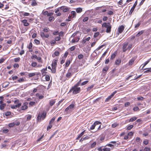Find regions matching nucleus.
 I'll return each instance as SVG.
<instances>
[{"label":"nucleus","instance_id":"412c9836","mask_svg":"<svg viewBox=\"0 0 151 151\" xmlns=\"http://www.w3.org/2000/svg\"><path fill=\"white\" fill-rule=\"evenodd\" d=\"M89 138V137L88 136H87L84 137H82L79 140V142L82 143L83 141L88 139Z\"/></svg>","mask_w":151,"mask_h":151},{"label":"nucleus","instance_id":"aec40b11","mask_svg":"<svg viewBox=\"0 0 151 151\" xmlns=\"http://www.w3.org/2000/svg\"><path fill=\"white\" fill-rule=\"evenodd\" d=\"M55 102V99H51L50 101L49 104L50 106H52Z\"/></svg>","mask_w":151,"mask_h":151},{"label":"nucleus","instance_id":"a211bd4d","mask_svg":"<svg viewBox=\"0 0 151 151\" xmlns=\"http://www.w3.org/2000/svg\"><path fill=\"white\" fill-rule=\"evenodd\" d=\"M80 38L78 37H76L74 39L72 40L71 42L72 43H74L78 42Z\"/></svg>","mask_w":151,"mask_h":151},{"label":"nucleus","instance_id":"bb28decb","mask_svg":"<svg viewBox=\"0 0 151 151\" xmlns=\"http://www.w3.org/2000/svg\"><path fill=\"white\" fill-rule=\"evenodd\" d=\"M56 67H52V68L51 69V72L55 73H56Z\"/></svg>","mask_w":151,"mask_h":151},{"label":"nucleus","instance_id":"6e6d98bb","mask_svg":"<svg viewBox=\"0 0 151 151\" xmlns=\"http://www.w3.org/2000/svg\"><path fill=\"white\" fill-rule=\"evenodd\" d=\"M35 102L33 101H31L29 103V105L31 106H32L33 105H35Z\"/></svg>","mask_w":151,"mask_h":151},{"label":"nucleus","instance_id":"1a4fd4ad","mask_svg":"<svg viewBox=\"0 0 151 151\" xmlns=\"http://www.w3.org/2000/svg\"><path fill=\"white\" fill-rule=\"evenodd\" d=\"M137 1H136L133 6H132V8L131 9L129 12V14L130 15H131L132 14V13L133 12L137 4Z\"/></svg>","mask_w":151,"mask_h":151},{"label":"nucleus","instance_id":"0eeeda50","mask_svg":"<svg viewBox=\"0 0 151 151\" xmlns=\"http://www.w3.org/2000/svg\"><path fill=\"white\" fill-rule=\"evenodd\" d=\"M101 124V122H100L96 121L94 122L93 124L91 125L90 128L91 130H93L94 129L95 127L98 125L100 124Z\"/></svg>","mask_w":151,"mask_h":151},{"label":"nucleus","instance_id":"7c9ffc66","mask_svg":"<svg viewBox=\"0 0 151 151\" xmlns=\"http://www.w3.org/2000/svg\"><path fill=\"white\" fill-rule=\"evenodd\" d=\"M25 81L24 79L23 78H19L17 81V82L21 83Z\"/></svg>","mask_w":151,"mask_h":151},{"label":"nucleus","instance_id":"f3484780","mask_svg":"<svg viewBox=\"0 0 151 151\" xmlns=\"http://www.w3.org/2000/svg\"><path fill=\"white\" fill-rule=\"evenodd\" d=\"M21 105V103L18 104H16L15 105H12L11 106V107L12 109H14L16 108L19 107Z\"/></svg>","mask_w":151,"mask_h":151},{"label":"nucleus","instance_id":"9d476101","mask_svg":"<svg viewBox=\"0 0 151 151\" xmlns=\"http://www.w3.org/2000/svg\"><path fill=\"white\" fill-rule=\"evenodd\" d=\"M128 42H125L123 44L122 47L123 52H125L127 49V47L128 45Z\"/></svg>","mask_w":151,"mask_h":151},{"label":"nucleus","instance_id":"473e14b6","mask_svg":"<svg viewBox=\"0 0 151 151\" xmlns=\"http://www.w3.org/2000/svg\"><path fill=\"white\" fill-rule=\"evenodd\" d=\"M70 63V61L69 60H67L65 63V66L68 67Z\"/></svg>","mask_w":151,"mask_h":151},{"label":"nucleus","instance_id":"a18cd8bd","mask_svg":"<svg viewBox=\"0 0 151 151\" xmlns=\"http://www.w3.org/2000/svg\"><path fill=\"white\" fill-rule=\"evenodd\" d=\"M5 114L6 116H8L11 114V112L10 111H8L5 113Z\"/></svg>","mask_w":151,"mask_h":151},{"label":"nucleus","instance_id":"f257e3e1","mask_svg":"<svg viewBox=\"0 0 151 151\" xmlns=\"http://www.w3.org/2000/svg\"><path fill=\"white\" fill-rule=\"evenodd\" d=\"M81 91L80 87H76L75 86L72 87L69 91V92H72L73 94L75 95L79 93Z\"/></svg>","mask_w":151,"mask_h":151},{"label":"nucleus","instance_id":"338daca9","mask_svg":"<svg viewBox=\"0 0 151 151\" xmlns=\"http://www.w3.org/2000/svg\"><path fill=\"white\" fill-rule=\"evenodd\" d=\"M52 127V125L51 124H49V125L47 126V130H48L49 129H51Z\"/></svg>","mask_w":151,"mask_h":151},{"label":"nucleus","instance_id":"7ed1b4c3","mask_svg":"<svg viewBox=\"0 0 151 151\" xmlns=\"http://www.w3.org/2000/svg\"><path fill=\"white\" fill-rule=\"evenodd\" d=\"M46 113L43 112L41 114H39L37 118V122H40L41 119L44 120L46 117Z\"/></svg>","mask_w":151,"mask_h":151},{"label":"nucleus","instance_id":"2eb2a0df","mask_svg":"<svg viewBox=\"0 0 151 151\" xmlns=\"http://www.w3.org/2000/svg\"><path fill=\"white\" fill-rule=\"evenodd\" d=\"M21 22L24 24V25L25 26H28L29 25V24L28 23L26 19L23 20L21 21Z\"/></svg>","mask_w":151,"mask_h":151},{"label":"nucleus","instance_id":"49530a36","mask_svg":"<svg viewBox=\"0 0 151 151\" xmlns=\"http://www.w3.org/2000/svg\"><path fill=\"white\" fill-rule=\"evenodd\" d=\"M103 151H110L111 149L110 148L106 147L103 149Z\"/></svg>","mask_w":151,"mask_h":151},{"label":"nucleus","instance_id":"393cba45","mask_svg":"<svg viewBox=\"0 0 151 151\" xmlns=\"http://www.w3.org/2000/svg\"><path fill=\"white\" fill-rule=\"evenodd\" d=\"M116 55V53L115 52L113 53L111 55L110 60H113L114 59Z\"/></svg>","mask_w":151,"mask_h":151},{"label":"nucleus","instance_id":"5fc2aeb1","mask_svg":"<svg viewBox=\"0 0 151 151\" xmlns=\"http://www.w3.org/2000/svg\"><path fill=\"white\" fill-rule=\"evenodd\" d=\"M99 32H96L94 34V38L96 37L99 35Z\"/></svg>","mask_w":151,"mask_h":151},{"label":"nucleus","instance_id":"4d7b16f0","mask_svg":"<svg viewBox=\"0 0 151 151\" xmlns=\"http://www.w3.org/2000/svg\"><path fill=\"white\" fill-rule=\"evenodd\" d=\"M15 125V124L14 123H11L9 124V126L10 127H14Z\"/></svg>","mask_w":151,"mask_h":151},{"label":"nucleus","instance_id":"f704fd0d","mask_svg":"<svg viewBox=\"0 0 151 151\" xmlns=\"http://www.w3.org/2000/svg\"><path fill=\"white\" fill-rule=\"evenodd\" d=\"M137 119V117H133L131 118H130L129 120V122H133L134 121H135Z\"/></svg>","mask_w":151,"mask_h":151},{"label":"nucleus","instance_id":"bf43d9fd","mask_svg":"<svg viewBox=\"0 0 151 151\" xmlns=\"http://www.w3.org/2000/svg\"><path fill=\"white\" fill-rule=\"evenodd\" d=\"M78 57L79 59H81L83 58V55L82 54H80L78 55Z\"/></svg>","mask_w":151,"mask_h":151},{"label":"nucleus","instance_id":"4468645a","mask_svg":"<svg viewBox=\"0 0 151 151\" xmlns=\"http://www.w3.org/2000/svg\"><path fill=\"white\" fill-rule=\"evenodd\" d=\"M58 61V60L54 59L53 60V61L52 62V67H56L57 66V63Z\"/></svg>","mask_w":151,"mask_h":151},{"label":"nucleus","instance_id":"774afa93","mask_svg":"<svg viewBox=\"0 0 151 151\" xmlns=\"http://www.w3.org/2000/svg\"><path fill=\"white\" fill-rule=\"evenodd\" d=\"M145 151H150V148L149 147H146L144 149Z\"/></svg>","mask_w":151,"mask_h":151},{"label":"nucleus","instance_id":"e433bc0d","mask_svg":"<svg viewBox=\"0 0 151 151\" xmlns=\"http://www.w3.org/2000/svg\"><path fill=\"white\" fill-rule=\"evenodd\" d=\"M20 60V58L19 57H17L14 59V61L15 62H18Z\"/></svg>","mask_w":151,"mask_h":151},{"label":"nucleus","instance_id":"0e129e2a","mask_svg":"<svg viewBox=\"0 0 151 151\" xmlns=\"http://www.w3.org/2000/svg\"><path fill=\"white\" fill-rule=\"evenodd\" d=\"M149 72H151V68H148V69L144 72L145 73H146Z\"/></svg>","mask_w":151,"mask_h":151},{"label":"nucleus","instance_id":"603ef678","mask_svg":"<svg viewBox=\"0 0 151 151\" xmlns=\"http://www.w3.org/2000/svg\"><path fill=\"white\" fill-rule=\"evenodd\" d=\"M108 49H107L106 50L104 53L102 55L101 57L103 58L104 57L106 54H107V53L108 52Z\"/></svg>","mask_w":151,"mask_h":151},{"label":"nucleus","instance_id":"f8f14e48","mask_svg":"<svg viewBox=\"0 0 151 151\" xmlns=\"http://www.w3.org/2000/svg\"><path fill=\"white\" fill-rule=\"evenodd\" d=\"M124 27L123 25H121L118 28V32L119 33L121 34L123 31Z\"/></svg>","mask_w":151,"mask_h":151},{"label":"nucleus","instance_id":"8fccbe9b","mask_svg":"<svg viewBox=\"0 0 151 151\" xmlns=\"http://www.w3.org/2000/svg\"><path fill=\"white\" fill-rule=\"evenodd\" d=\"M96 145V142H93L91 145V148H93L95 147Z\"/></svg>","mask_w":151,"mask_h":151},{"label":"nucleus","instance_id":"ea45409f","mask_svg":"<svg viewBox=\"0 0 151 151\" xmlns=\"http://www.w3.org/2000/svg\"><path fill=\"white\" fill-rule=\"evenodd\" d=\"M19 67V64L17 63H15L13 65V67L15 68H18Z\"/></svg>","mask_w":151,"mask_h":151},{"label":"nucleus","instance_id":"6e6552de","mask_svg":"<svg viewBox=\"0 0 151 151\" xmlns=\"http://www.w3.org/2000/svg\"><path fill=\"white\" fill-rule=\"evenodd\" d=\"M28 103L27 102H26L24 103L23 105L21 107V109L23 110H24L27 109L28 108Z\"/></svg>","mask_w":151,"mask_h":151},{"label":"nucleus","instance_id":"58836bf2","mask_svg":"<svg viewBox=\"0 0 151 151\" xmlns=\"http://www.w3.org/2000/svg\"><path fill=\"white\" fill-rule=\"evenodd\" d=\"M133 110L134 111H139V107L137 106H135L133 108Z\"/></svg>","mask_w":151,"mask_h":151},{"label":"nucleus","instance_id":"6ab92c4d","mask_svg":"<svg viewBox=\"0 0 151 151\" xmlns=\"http://www.w3.org/2000/svg\"><path fill=\"white\" fill-rule=\"evenodd\" d=\"M60 55V52L57 51H55L54 54L52 55V57L55 58V56H58Z\"/></svg>","mask_w":151,"mask_h":151},{"label":"nucleus","instance_id":"f03ea898","mask_svg":"<svg viewBox=\"0 0 151 151\" xmlns=\"http://www.w3.org/2000/svg\"><path fill=\"white\" fill-rule=\"evenodd\" d=\"M102 27H103L106 28V32L107 33L110 32L111 29V26L110 23H106V22H105L102 24Z\"/></svg>","mask_w":151,"mask_h":151},{"label":"nucleus","instance_id":"680f3d73","mask_svg":"<svg viewBox=\"0 0 151 151\" xmlns=\"http://www.w3.org/2000/svg\"><path fill=\"white\" fill-rule=\"evenodd\" d=\"M32 118V116L30 115H28L27 117V121H29Z\"/></svg>","mask_w":151,"mask_h":151},{"label":"nucleus","instance_id":"5701e85b","mask_svg":"<svg viewBox=\"0 0 151 151\" xmlns=\"http://www.w3.org/2000/svg\"><path fill=\"white\" fill-rule=\"evenodd\" d=\"M32 44L31 42H30L29 44L28 48L29 49V51L30 52H32Z\"/></svg>","mask_w":151,"mask_h":151},{"label":"nucleus","instance_id":"79ce46f5","mask_svg":"<svg viewBox=\"0 0 151 151\" xmlns=\"http://www.w3.org/2000/svg\"><path fill=\"white\" fill-rule=\"evenodd\" d=\"M50 43L52 46L53 45L56 43V41L55 40H52L50 41Z\"/></svg>","mask_w":151,"mask_h":151},{"label":"nucleus","instance_id":"c9c22d12","mask_svg":"<svg viewBox=\"0 0 151 151\" xmlns=\"http://www.w3.org/2000/svg\"><path fill=\"white\" fill-rule=\"evenodd\" d=\"M144 32L143 30H142L140 31L136 35V37H138L140 36L141 35H142Z\"/></svg>","mask_w":151,"mask_h":151},{"label":"nucleus","instance_id":"9b49d317","mask_svg":"<svg viewBox=\"0 0 151 151\" xmlns=\"http://www.w3.org/2000/svg\"><path fill=\"white\" fill-rule=\"evenodd\" d=\"M135 59L136 58L135 57H133L128 62V65L129 66L132 65L134 64Z\"/></svg>","mask_w":151,"mask_h":151},{"label":"nucleus","instance_id":"39448f33","mask_svg":"<svg viewBox=\"0 0 151 151\" xmlns=\"http://www.w3.org/2000/svg\"><path fill=\"white\" fill-rule=\"evenodd\" d=\"M66 6H62L59 8H57L55 11V12L56 13V15L57 16H59L61 15V13L60 12H59L60 11V9L61 10H64V9Z\"/></svg>","mask_w":151,"mask_h":151},{"label":"nucleus","instance_id":"13d9d810","mask_svg":"<svg viewBox=\"0 0 151 151\" xmlns=\"http://www.w3.org/2000/svg\"><path fill=\"white\" fill-rule=\"evenodd\" d=\"M34 42L37 45H39L40 44V41L37 39H35L34 40Z\"/></svg>","mask_w":151,"mask_h":151},{"label":"nucleus","instance_id":"69168bd1","mask_svg":"<svg viewBox=\"0 0 151 151\" xmlns=\"http://www.w3.org/2000/svg\"><path fill=\"white\" fill-rule=\"evenodd\" d=\"M68 52H66L65 54L64 55H63V58L65 59L67 57L68 55Z\"/></svg>","mask_w":151,"mask_h":151},{"label":"nucleus","instance_id":"a878e982","mask_svg":"<svg viewBox=\"0 0 151 151\" xmlns=\"http://www.w3.org/2000/svg\"><path fill=\"white\" fill-rule=\"evenodd\" d=\"M76 104H75V103H74V104H70V105H69L68 107H69L70 109H72L75 106Z\"/></svg>","mask_w":151,"mask_h":151},{"label":"nucleus","instance_id":"4be33fe9","mask_svg":"<svg viewBox=\"0 0 151 151\" xmlns=\"http://www.w3.org/2000/svg\"><path fill=\"white\" fill-rule=\"evenodd\" d=\"M121 62L120 59H118L116 60L115 61V64L116 65H120Z\"/></svg>","mask_w":151,"mask_h":151},{"label":"nucleus","instance_id":"09e8293b","mask_svg":"<svg viewBox=\"0 0 151 151\" xmlns=\"http://www.w3.org/2000/svg\"><path fill=\"white\" fill-rule=\"evenodd\" d=\"M37 60L39 62H40V63H42V58L41 57H37Z\"/></svg>","mask_w":151,"mask_h":151},{"label":"nucleus","instance_id":"de8ad7c7","mask_svg":"<svg viewBox=\"0 0 151 151\" xmlns=\"http://www.w3.org/2000/svg\"><path fill=\"white\" fill-rule=\"evenodd\" d=\"M134 126L132 125H130L129 126L127 127V130H130L132 128H133Z\"/></svg>","mask_w":151,"mask_h":151},{"label":"nucleus","instance_id":"72a5a7b5","mask_svg":"<svg viewBox=\"0 0 151 151\" xmlns=\"http://www.w3.org/2000/svg\"><path fill=\"white\" fill-rule=\"evenodd\" d=\"M55 19V18L54 17L51 16L50 17H49V21L50 22H52L54 21Z\"/></svg>","mask_w":151,"mask_h":151},{"label":"nucleus","instance_id":"20e7f679","mask_svg":"<svg viewBox=\"0 0 151 151\" xmlns=\"http://www.w3.org/2000/svg\"><path fill=\"white\" fill-rule=\"evenodd\" d=\"M73 69L72 68H70L68 70V72L66 74V76L67 78H70L73 74Z\"/></svg>","mask_w":151,"mask_h":151},{"label":"nucleus","instance_id":"cd10ccee","mask_svg":"<svg viewBox=\"0 0 151 151\" xmlns=\"http://www.w3.org/2000/svg\"><path fill=\"white\" fill-rule=\"evenodd\" d=\"M82 9L81 8H78L76 9V11L78 13H80L82 11Z\"/></svg>","mask_w":151,"mask_h":151},{"label":"nucleus","instance_id":"37998d69","mask_svg":"<svg viewBox=\"0 0 151 151\" xmlns=\"http://www.w3.org/2000/svg\"><path fill=\"white\" fill-rule=\"evenodd\" d=\"M61 39V38L60 36H57L55 38V40L56 41H60Z\"/></svg>","mask_w":151,"mask_h":151},{"label":"nucleus","instance_id":"dca6fc26","mask_svg":"<svg viewBox=\"0 0 151 151\" xmlns=\"http://www.w3.org/2000/svg\"><path fill=\"white\" fill-rule=\"evenodd\" d=\"M91 37H88L86 38H84L82 39V42L83 44H85L87 41H89Z\"/></svg>","mask_w":151,"mask_h":151},{"label":"nucleus","instance_id":"c756f323","mask_svg":"<svg viewBox=\"0 0 151 151\" xmlns=\"http://www.w3.org/2000/svg\"><path fill=\"white\" fill-rule=\"evenodd\" d=\"M6 106V104H1L0 105V109L2 110L4 109L5 107Z\"/></svg>","mask_w":151,"mask_h":151},{"label":"nucleus","instance_id":"423d86ee","mask_svg":"<svg viewBox=\"0 0 151 151\" xmlns=\"http://www.w3.org/2000/svg\"><path fill=\"white\" fill-rule=\"evenodd\" d=\"M116 93V91L113 92L110 95L108 96V97L106 99L105 101V102H108L114 96Z\"/></svg>","mask_w":151,"mask_h":151},{"label":"nucleus","instance_id":"3c124183","mask_svg":"<svg viewBox=\"0 0 151 151\" xmlns=\"http://www.w3.org/2000/svg\"><path fill=\"white\" fill-rule=\"evenodd\" d=\"M71 14L73 16V17H75L76 15V13L75 12L72 11L71 12Z\"/></svg>","mask_w":151,"mask_h":151},{"label":"nucleus","instance_id":"052dcab7","mask_svg":"<svg viewBox=\"0 0 151 151\" xmlns=\"http://www.w3.org/2000/svg\"><path fill=\"white\" fill-rule=\"evenodd\" d=\"M45 79L47 81H49L50 80V77L48 75H46L45 76Z\"/></svg>","mask_w":151,"mask_h":151},{"label":"nucleus","instance_id":"e2e57ef3","mask_svg":"<svg viewBox=\"0 0 151 151\" xmlns=\"http://www.w3.org/2000/svg\"><path fill=\"white\" fill-rule=\"evenodd\" d=\"M48 13V12L47 11H45L44 12L43 11L42 12V14L44 15L47 16Z\"/></svg>","mask_w":151,"mask_h":151},{"label":"nucleus","instance_id":"c85d7f7f","mask_svg":"<svg viewBox=\"0 0 151 151\" xmlns=\"http://www.w3.org/2000/svg\"><path fill=\"white\" fill-rule=\"evenodd\" d=\"M108 69L109 67L108 66H106V67H104L102 70L103 73L106 72L108 70Z\"/></svg>","mask_w":151,"mask_h":151},{"label":"nucleus","instance_id":"864d4df0","mask_svg":"<svg viewBox=\"0 0 151 151\" xmlns=\"http://www.w3.org/2000/svg\"><path fill=\"white\" fill-rule=\"evenodd\" d=\"M62 60L60 61V63L61 64H62L65 62V59L63 58V56L62 57Z\"/></svg>","mask_w":151,"mask_h":151},{"label":"nucleus","instance_id":"ddd939ff","mask_svg":"<svg viewBox=\"0 0 151 151\" xmlns=\"http://www.w3.org/2000/svg\"><path fill=\"white\" fill-rule=\"evenodd\" d=\"M40 35L42 38L45 37L47 38L49 37V34L47 33H45L43 32H40Z\"/></svg>","mask_w":151,"mask_h":151},{"label":"nucleus","instance_id":"b1692460","mask_svg":"<svg viewBox=\"0 0 151 151\" xmlns=\"http://www.w3.org/2000/svg\"><path fill=\"white\" fill-rule=\"evenodd\" d=\"M31 5L32 6H36L37 5V3L35 0H32L31 2Z\"/></svg>","mask_w":151,"mask_h":151},{"label":"nucleus","instance_id":"c03bdc74","mask_svg":"<svg viewBox=\"0 0 151 151\" xmlns=\"http://www.w3.org/2000/svg\"><path fill=\"white\" fill-rule=\"evenodd\" d=\"M37 65V63L35 62H33L32 63L31 66L33 67H35Z\"/></svg>","mask_w":151,"mask_h":151},{"label":"nucleus","instance_id":"4c0bfd02","mask_svg":"<svg viewBox=\"0 0 151 151\" xmlns=\"http://www.w3.org/2000/svg\"><path fill=\"white\" fill-rule=\"evenodd\" d=\"M150 60H148L147 61H146L143 64V65L142 67V68H143L150 62Z\"/></svg>","mask_w":151,"mask_h":151},{"label":"nucleus","instance_id":"a19ab883","mask_svg":"<svg viewBox=\"0 0 151 151\" xmlns=\"http://www.w3.org/2000/svg\"><path fill=\"white\" fill-rule=\"evenodd\" d=\"M35 73H29L28 74V76L29 77H31L35 76Z\"/></svg>","mask_w":151,"mask_h":151},{"label":"nucleus","instance_id":"2f4dec72","mask_svg":"<svg viewBox=\"0 0 151 151\" xmlns=\"http://www.w3.org/2000/svg\"><path fill=\"white\" fill-rule=\"evenodd\" d=\"M55 119V117H54L52 118L49 122V124H52Z\"/></svg>","mask_w":151,"mask_h":151}]
</instances>
